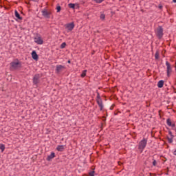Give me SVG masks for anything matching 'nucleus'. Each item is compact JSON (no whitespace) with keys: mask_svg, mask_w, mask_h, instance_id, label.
Masks as SVG:
<instances>
[{"mask_svg":"<svg viewBox=\"0 0 176 176\" xmlns=\"http://www.w3.org/2000/svg\"><path fill=\"white\" fill-rule=\"evenodd\" d=\"M155 35L159 38V39H161V38H163V28L162 26H159L155 30Z\"/></svg>","mask_w":176,"mask_h":176,"instance_id":"3","label":"nucleus"},{"mask_svg":"<svg viewBox=\"0 0 176 176\" xmlns=\"http://www.w3.org/2000/svg\"><path fill=\"white\" fill-rule=\"evenodd\" d=\"M96 102L100 108V111H102V109H104V104H102V100L100 97V94H98L97 96Z\"/></svg>","mask_w":176,"mask_h":176,"instance_id":"6","label":"nucleus"},{"mask_svg":"<svg viewBox=\"0 0 176 176\" xmlns=\"http://www.w3.org/2000/svg\"><path fill=\"white\" fill-rule=\"evenodd\" d=\"M166 65L167 76L168 78H170V76H171V74L173 73V67L171 66V64L168 63V61L166 62Z\"/></svg>","mask_w":176,"mask_h":176,"instance_id":"2","label":"nucleus"},{"mask_svg":"<svg viewBox=\"0 0 176 176\" xmlns=\"http://www.w3.org/2000/svg\"><path fill=\"white\" fill-rule=\"evenodd\" d=\"M96 3H101L104 0H94Z\"/></svg>","mask_w":176,"mask_h":176,"instance_id":"24","label":"nucleus"},{"mask_svg":"<svg viewBox=\"0 0 176 176\" xmlns=\"http://www.w3.org/2000/svg\"><path fill=\"white\" fill-rule=\"evenodd\" d=\"M41 12H42V15L44 17H45V19H50V14H52V12L46 10H43Z\"/></svg>","mask_w":176,"mask_h":176,"instance_id":"8","label":"nucleus"},{"mask_svg":"<svg viewBox=\"0 0 176 176\" xmlns=\"http://www.w3.org/2000/svg\"><path fill=\"white\" fill-rule=\"evenodd\" d=\"M65 146L64 145H59L56 147V151H58V152H63L64 151Z\"/></svg>","mask_w":176,"mask_h":176,"instance_id":"12","label":"nucleus"},{"mask_svg":"<svg viewBox=\"0 0 176 176\" xmlns=\"http://www.w3.org/2000/svg\"><path fill=\"white\" fill-rule=\"evenodd\" d=\"M100 18V20H105V14H101Z\"/></svg>","mask_w":176,"mask_h":176,"instance_id":"21","label":"nucleus"},{"mask_svg":"<svg viewBox=\"0 0 176 176\" xmlns=\"http://www.w3.org/2000/svg\"><path fill=\"white\" fill-rule=\"evenodd\" d=\"M14 13H15V17H16L18 20H23V18L20 16V14H19V12H17V10H15Z\"/></svg>","mask_w":176,"mask_h":176,"instance_id":"16","label":"nucleus"},{"mask_svg":"<svg viewBox=\"0 0 176 176\" xmlns=\"http://www.w3.org/2000/svg\"><path fill=\"white\" fill-rule=\"evenodd\" d=\"M89 176H94V171H91L89 173Z\"/></svg>","mask_w":176,"mask_h":176,"instance_id":"27","label":"nucleus"},{"mask_svg":"<svg viewBox=\"0 0 176 176\" xmlns=\"http://www.w3.org/2000/svg\"><path fill=\"white\" fill-rule=\"evenodd\" d=\"M166 123H167L168 126H170V127H175V124H173L171 122V120L170 119H168L166 120Z\"/></svg>","mask_w":176,"mask_h":176,"instance_id":"14","label":"nucleus"},{"mask_svg":"<svg viewBox=\"0 0 176 176\" xmlns=\"http://www.w3.org/2000/svg\"><path fill=\"white\" fill-rule=\"evenodd\" d=\"M35 43H37V45H43V39H42V37L41 35H36L34 38Z\"/></svg>","mask_w":176,"mask_h":176,"instance_id":"5","label":"nucleus"},{"mask_svg":"<svg viewBox=\"0 0 176 176\" xmlns=\"http://www.w3.org/2000/svg\"><path fill=\"white\" fill-rule=\"evenodd\" d=\"M173 2H174V3H176V0H173Z\"/></svg>","mask_w":176,"mask_h":176,"instance_id":"29","label":"nucleus"},{"mask_svg":"<svg viewBox=\"0 0 176 176\" xmlns=\"http://www.w3.org/2000/svg\"><path fill=\"white\" fill-rule=\"evenodd\" d=\"M65 46H67V44L65 43H63L60 45V49H64V47H65Z\"/></svg>","mask_w":176,"mask_h":176,"instance_id":"23","label":"nucleus"},{"mask_svg":"<svg viewBox=\"0 0 176 176\" xmlns=\"http://www.w3.org/2000/svg\"><path fill=\"white\" fill-rule=\"evenodd\" d=\"M65 69V66L61 65H57L56 67V73L60 74V72H63Z\"/></svg>","mask_w":176,"mask_h":176,"instance_id":"7","label":"nucleus"},{"mask_svg":"<svg viewBox=\"0 0 176 176\" xmlns=\"http://www.w3.org/2000/svg\"><path fill=\"white\" fill-rule=\"evenodd\" d=\"M173 138H174V135H171V136L168 137V141L170 144L173 143Z\"/></svg>","mask_w":176,"mask_h":176,"instance_id":"17","label":"nucleus"},{"mask_svg":"<svg viewBox=\"0 0 176 176\" xmlns=\"http://www.w3.org/2000/svg\"><path fill=\"white\" fill-rule=\"evenodd\" d=\"M39 74L35 75L33 78V83L34 85H38L39 83Z\"/></svg>","mask_w":176,"mask_h":176,"instance_id":"9","label":"nucleus"},{"mask_svg":"<svg viewBox=\"0 0 176 176\" xmlns=\"http://www.w3.org/2000/svg\"><path fill=\"white\" fill-rule=\"evenodd\" d=\"M169 135H170V137H171V135H173V133H171V131L169 132Z\"/></svg>","mask_w":176,"mask_h":176,"instance_id":"28","label":"nucleus"},{"mask_svg":"<svg viewBox=\"0 0 176 176\" xmlns=\"http://www.w3.org/2000/svg\"><path fill=\"white\" fill-rule=\"evenodd\" d=\"M157 164V162H156V160H153V166H156Z\"/></svg>","mask_w":176,"mask_h":176,"instance_id":"26","label":"nucleus"},{"mask_svg":"<svg viewBox=\"0 0 176 176\" xmlns=\"http://www.w3.org/2000/svg\"><path fill=\"white\" fill-rule=\"evenodd\" d=\"M148 142V140L146 139H143L141 140L139 143V149H140L141 152L145 149V147L146 146V144Z\"/></svg>","mask_w":176,"mask_h":176,"instance_id":"4","label":"nucleus"},{"mask_svg":"<svg viewBox=\"0 0 176 176\" xmlns=\"http://www.w3.org/2000/svg\"><path fill=\"white\" fill-rule=\"evenodd\" d=\"M55 156H56V154L54 153H52L50 155L47 156V160L48 162H50L52 159H54Z\"/></svg>","mask_w":176,"mask_h":176,"instance_id":"11","label":"nucleus"},{"mask_svg":"<svg viewBox=\"0 0 176 176\" xmlns=\"http://www.w3.org/2000/svg\"><path fill=\"white\" fill-rule=\"evenodd\" d=\"M0 149H1V152H3L5 151V144H0Z\"/></svg>","mask_w":176,"mask_h":176,"instance_id":"18","label":"nucleus"},{"mask_svg":"<svg viewBox=\"0 0 176 176\" xmlns=\"http://www.w3.org/2000/svg\"><path fill=\"white\" fill-rule=\"evenodd\" d=\"M68 63H70V61L69 60Z\"/></svg>","mask_w":176,"mask_h":176,"instance_id":"30","label":"nucleus"},{"mask_svg":"<svg viewBox=\"0 0 176 176\" xmlns=\"http://www.w3.org/2000/svg\"><path fill=\"white\" fill-rule=\"evenodd\" d=\"M155 60H159V52H156L155 54Z\"/></svg>","mask_w":176,"mask_h":176,"instance_id":"20","label":"nucleus"},{"mask_svg":"<svg viewBox=\"0 0 176 176\" xmlns=\"http://www.w3.org/2000/svg\"><path fill=\"white\" fill-rule=\"evenodd\" d=\"M56 10H57V12L58 13L61 10V7L60 6L56 7Z\"/></svg>","mask_w":176,"mask_h":176,"instance_id":"25","label":"nucleus"},{"mask_svg":"<svg viewBox=\"0 0 176 176\" xmlns=\"http://www.w3.org/2000/svg\"><path fill=\"white\" fill-rule=\"evenodd\" d=\"M32 57L33 60H38V54H36V52L32 51Z\"/></svg>","mask_w":176,"mask_h":176,"instance_id":"13","label":"nucleus"},{"mask_svg":"<svg viewBox=\"0 0 176 176\" xmlns=\"http://www.w3.org/2000/svg\"><path fill=\"white\" fill-rule=\"evenodd\" d=\"M69 7L71 8L72 9H74L75 8V4L69 3Z\"/></svg>","mask_w":176,"mask_h":176,"instance_id":"22","label":"nucleus"},{"mask_svg":"<svg viewBox=\"0 0 176 176\" xmlns=\"http://www.w3.org/2000/svg\"><path fill=\"white\" fill-rule=\"evenodd\" d=\"M164 85V81L163 80H161L158 82L157 83V87L160 88V89H162V87H163Z\"/></svg>","mask_w":176,"mask_h":176,"instance_id":"15","label":"nucleus"},{"mask_svg":"<svg viewBox=\"0 0 176 176\" xmlns=\"http://www.w3.org/2000/svg\"><path fill=\"white\" fill-rule=\"evenodd\" d=\"M10 65L11 69H19V68H21V62L15 60L10 63Z\"/></svg>","mask_w":176,"mask_h":176,"instance_id":"1","label":"nucleus"},{"mask_svg":"<svg viewBox=\"0 0 176 176\" xmlns=\"http://www.w3.org/2000/svg\"><path fill=\"white\" fill-rule=\"evenodd\" d=\"M86 72H87V70H84L82 73L81 74V78H85L86 76Z\"/></svg>","mask_w":176,"mask_h":176,"instance_id":"19","label":"nucleus"},{"mask_svg":"<svg viewBox=\"0 0 176 176\" xmlns=\"http://www.w3.org/2000/svg\"><path fill=\"white\" fill-rule=\"evenodd\" d=\"M68 31H72V29L75 28V25L74 24V23H68L66 25Z\"/></svg>","mask_w":176,"mask_h":176,"instance_id":"10","label":"nucleus"}]
</instances>
